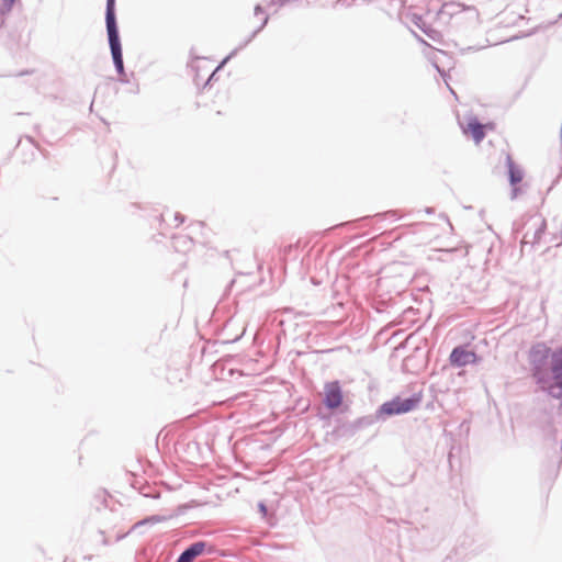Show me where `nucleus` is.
Here are the masks:
<instances>
[{
  "instance_id": "f257e3e1",
  "label": "nucleus",
  "mask_w": 562,
  "mask_h": 562,
  "mask_svg": "<svg viewBox=\"0 0 562 562\" xmlns=\"http://www.w3.org/2000/svg\"><path fill=\"white\" fill-rule=\"evenodd\" d=\"M557 353L558 348L552 349L543 341L532 344L527 352L529 375L544 393L553 374L552 363Z\"/></svg>"
},
{
  "instance_id": "f03ea898",
  "label": "nucleus",
  "mask_w": 562,
  "mask_h": 562,
  "mask_svg": "<svg viewBox=\"0 0 562 562\" xmlns=\"http://www.w3.org/2000/svg\"><path fill=\"white\" fill-rule=\"evenodd\" d=\"M105 27L108 42L113 59V65L120 77L126 76L123 61L122 44L115 13V0H106L105 5Z\"/></svg>"
},
{
  "instance_id": "7ed1b4c3",
  "label": "nucleus",
  "mask_w": 562,
  "mask_h": 562,
  "mask_svg": "<svg viewBox=\"0 0 562 562\" xmlns=\"http://www.w3.org/2000/svg\"><path fill=\"white\" fill-rule=\"evenodd\" d=\"M423 400L422 393H414L409 397L402 398L395 396L391 401L384 402L378 409L376 416L385 419L386 417L402 415L414 411Z\"/></svg>"
},
{
  "instance_id": "20e7f679",
  "label": "nucleus",
  "mask_w": 562,
  "mask_h": 562,
  "mask_svg": "<svg viewBox=\"0 0 562 562\" xmlns=\"http://www.w3.org/2000/svg\"><path fill=\"white\" fill-rule=\"evenodd\" d=\"M524 227H527V231L524 233L520 241L521 251H525L528 245L532 248L542 241L547 228V222L541 215L536 214L527 218Z\"/></svg>"
},
{
  "instance_id": "39448f33",
  "label": "nucleus",
  "mask_w": 562,
  "mask_h": 562,
  "mask_svg": "<svg viewBox=\"0 0 562 562\" xmlns=\"http://www.w3.org/2000/svg\"><path fill=\"white\" fill-rule=\"evenodd\" d=\"M552 363L553 374L551 381L549 382L548 387H546V393L555 398H562V346L558 347V353L555 355Z\"/></svg>"
},
{
  "instance_id": "423d86ee",
  "label": "nucleus",
  "mask_w": 562,
  "mask_h": 562,
  "mask_svg": "<svg viewBox=\"0 0 562 562\" xmlns=\"http://www.w3.org/2000/svg\"><path fill=\"white\" fill-rule=\"evenodd\" d=\"M215 547L204 540H199L187 547L177 558L176 562H193L203 554H213Z\"/></svg>"
},
{
  "instance_id": "0eeeda50",
  "label": "nucleus",
  "mask_w": 562,
  "mask_h": 562,
  "mask_svg": "<svg viewBox=\"0 0 562 562\" xmlns=\"http://www.w3.org/2000/svg\"><path fill=\"white\" fill-rule=\"evenodd\" d=\"M450 364L456 368H462L479 361L477 355L468 350L464 346H457L452 349L449 357Z\"/></svg>"
},
{
  "instance_id": "6e6552de",
  "label": "nucleus",
  "mask_w": 562,
  "mask_h": 562,
  "mask_svg": "<svg viewBox=\"0 0 562 562\" xmlns=\"http://www.w3.org/2000/svg\"><path fill=\"white\" fill-rule=\"evenodd\" d=\"M324 405L328 409H336L342 403V391L338 381L327 382L324 386Z\"/></svg>"
},
{
  "instance_id": "1a4fd4ad",
  "label": "nucleus",
  "mask_w": 562,
  "mask_h": 562,
  "mask_svg": "<svg viewBox=\"0 0 562 562\" xmlns=\"http://www.w3.org/2000/svg\"><path fill=\"white\" fill-rule=\"evenodd\" d=\"M269 21V15H265L262 18V21L260 25L252 31V33L248 36L246 41H244L238 47H236L228 56H226L222 63L215 68V70L210 75L206 85L211 83V81L215 80L216 72L233 57L235 56L240 49L245 48L267 25Z\"/></svg>"
},
{
  "instance_id": "9d476101",
  "label": "nucleus",
  "mask_w": 562,
  "mask_h": 562,
  "mask_svg": "<svg viewBox=\"0 0 562 562\" xmlns=\"http://www.w3.org/2000/svg\"><path fill=\"white\" fill-rule=\"evenodd\" d=\"M464 10H471L477 16V12H476V10L474 8H465L463 4L457 3V2L445 3L441 7V9L439 10L438 14H439L440 18H443V16L452 18L453 15H456L458 13H461Z\"/></svg>"
},
{
  "instance_id": "9b49d317",
  "label": "nucleus",
  "mask_w": 562,
  "mask_h": 562,
  "mask_svg": "<svg viewBox=\"0 0 562 562\" xmlns=\"http://www.w3.org/2000/svg\"><path fill=\"white\" fill-rule=\"evenodd\" d=\"M465 132L471 134L476 144L481 143L485 137L484 125L476 117L470 119Z\"/></svg>"
},
{
  "instance_id": "f8f14e48",
  "label": "nucleus",
  "mask_w": 562,
  "mask_h": 562,
  "mask_svg": "<svg viewBox=\"0 0 562 562\" xmlns=\"http://www.w3.org/2000/svg\"><path fill=\"white\" fill-rule=\"evenodd\" d=\"M506 166L508 168V180L510 186H516L521 182L524 178L522 170L515 164L510 155L506 156Z\"/></svg>"
},
{
  "instance_id": "ddd939ff",
  "label": "nucleus",
  "mask_w": 562,
  "mask_h": 562,
  "mask_svg": "<svg viewBox=\"0 0 562 562\" xmlns=\"http://www.w3.org/2000/svg\"><path fill=\"white\" fill-rule=\"evenodd\" d=\"M380 419H382V418L378 417L376 413L374 415L363 416L353 422V428H356V429L366 428V427L373 425L375 422H378Z\"/></svg>"
},
{
  "instance_id": "4468645a",
  "label": "nucleus",
  "mask_w": 562,
  "mask_h": 562,
  "mask_svg": "<svg viewBox=\"0 0 562 562\" xmlns=\"http://www.w3.org/2000/svg\"><path fill=\"white\" fill-rule=\"evenodd\" d=\"M18 0H0V20L1 25L4 23V18L12 11L13 5Z\"/></svg>"
},
{
  "instance_id": "2eb2a0df",
  "label": "nucleus",
  "mask_w": 562,
  "mask_h": 562,
  "mask_svg": "<svg viewBox=\"0 0 562 562\" xmlns=\"http://www.w3.org/2000/svg\"><path fill=\"white\" fill-rule=\"evenodd\" d=\"M415 24L422 29L424 33H426L431 40H436V37L439 35V33L436 30L432 29H425L419 24V22H415Z\"/></svg>"
},
{
  "instance_id": "dca6fc26",
  "label": "nucleus",
  "mask_w": 562,
  "mask_h": 562,
  "mask_svg": "<svg viewBox=\"0 0 562 562\" xmlns=\"http://www.w3.org/2000/svg\"><path fill=\"white\" fill-rule=\"evenodd\" d=\"M378 216H381L383 218H391L393 221H396V220L400 218V216L397 215V211H394V210H391V211H387L385 213L379 214Z\"/></svg>"
},
{
  "instance_id": "f3484780",
  "label": "nucleus",
  "mask_w": 562,
  "mask_h": 562,
  "mask_svg": "<svg viewBox=\"0 0 562 562\" xmlns=\"http://www.w3.org/2000/svg\"><path fill=\"white\" fill-rule=\"evenodd\" d=\"M175 239H176V243L182 241L184 247H189L192 244V239L189 238L188 236H178V237H175Z\"/></svg>"
},
{
  "instance_id": "a211bd4d",
  "label": "nucleus",
  "mask_w": 562,
  "mask_h": 562,
  "mask_svg": "<svg viewBox=\"0 0 562 562\" xmlns=\"http://www.w3.org/2000/svg\"><path fill=\"white\" fill-rule=\"evenodd\" d=\"M258 510H259V513H260L263 517H266V516H267V514H268V507H267V505L265 504V502H259V503H258Z\"/></svg>"
},
{
  "instance_id": "6ab92c4d",
  "label": "nucleus",
  "mask_w": 562,
  "mask_h": 562,
  "mask_svg": "<svg viewBox=\"0 0 562 562\" xmlns=\"http://www.w3.org/2000/svg\"><path fill=\"white\" fill-rule=\"evenodd\" d=\"M158 521H161V517H159V516H151L150 518H147V519L140 521L139 525H144V524H147V522H158Z\"/></svg>"
},
{
  "instance_id": "aec40b11",
  "label": "nucleus",
  "mask_w": 562,
  "mask_h": 562,
  "mask_svg": "<svg viewBox=\"0 0 562 562\" xmlns=\"http://www.w3.org/2000/svg\"><path fill=\"white\" fill-rule=\"evenodd\" d=\"M254 11H255L254 13H255L256 16H258L259 14H265V10H263V8L260 4H257L255 7Z\"/></svg>"
},
{
  "instance_id": "412c9836",
  "label": "nucleus",
  "mask_w": 562,
  "mask_h": 562,
  "mask_svg": "<svg viewBox=\"0 0 562 562\" xmlns=\"http://www.w3.org/2000/svg\"><path fill=\"white\" fill-rule=\"evenodd\" d=\"M175 220L178 222L177 225H179V224L184 222V216L182 214H180V213H176L175 214Z\"/></svg>"
},
{
  "instance_id": "4be33fe9",
  "label": "nucleus",
  "mask_w": 562,
  "mask_h": 562,
  "mask_svg": "<svg viewBox=\"0 0 562 562\" xmlns=\"http://www.w3.org/2000/svg\"><path fill=\"white\" fill-rule=\"evenodd\" d=\"M512 187H513V189H512V196H510V199L515 200L517 198L519 189L516 186H512Z\"/></svg>"
},
{
  "instance_id": "5701e85b",
  "label": "nucleus",
  "mask_w": 562,
  "mask_h": 562,
  "mask_svg": "<svg viewBox=\"0 0 562 562\" xmlns=\"http://www.w3.org/2000/svg\"><path fill=\"white\" fill-rule=\"evenodd\" d=\"M424 212H425L426 214L430 215V214H434V213H435V209H434V207L428 206V207H426V209L424 210Z\"/></svg>"
},
{
  "instance_id": "b1692460",
  "label": "nucleus",
  "mask_w": 562,
  "mask_h": 562,
  "mask_svg": "<svg viewBox=\"0 0 562 562\" xmlns=\"http://www.w3.org/2000/svg\"><path fill=\"white\" fill-rule=\"evenodd\" d=\"M434 65H435V67H436L437 71H439V72L441 74V76H445V69L440 68V67L438 66V64H436V63H435Z\"/></svg>"
},
{
  "instance_id": "393cba45",
  "label": "nucleus",
  "mask_w": 562,
  "mask_h": 562,
  "mask_svg": "<svg viewBox=\"0 0 562 562\" xmlns=\"http://www.w3.org/2000/svg\"><path fill=\"white\" fill-rule=\"evenodd\" d=\"M120 81L124 83L128 82L127 76L120 77Z\"/></svg>"
},
{
  "instance_id": "a878e982",
  "label": "nucleus",
  "mask_w": 562,
  "mask_h": 562,
  "mask_svg": "<svg viewBox=\"0 0 562 562\" xmlns=\"http://www.w3.org/2000/svg\"><path fill=\"white\" fill-rule=\"evenodd\" d=\"M514 229H515L516 233H519V227L517 226L516 223H515V228Z\"/></svg>"
}]
</instances>
